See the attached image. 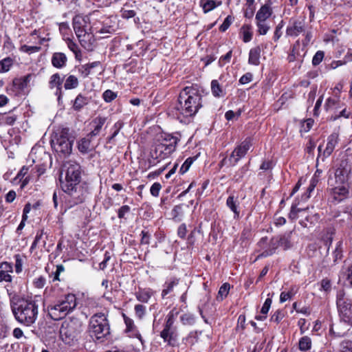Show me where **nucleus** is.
I'll return each instance as SVG.
<instances>
[{
  "label": "nucleus",
  "mask_w": 352,
  "mask_h": 352,
  "mask_svg": "<svg viewBox=\"0 0 352 352\" xmlns=\"http://www.w3.org/2000/svg\"><path fill=\"white\" fill-rule=\"evenodd\" d=\"M202 107V96L197 86L184 87L180 92L173 113L180 122L192 118Z\"/></svg>",
  "instance_id": "obj_1"
},
{
  "label": "nucleus",
  "mask_w": 352,
  "mask_h": 352,
  "mask_svg": "<svg viewBox=\"0 0 352 352\" xmlns=\"http://www.w3.org/2000/svg\"><path fill=\"white\" fill-rule=\"evenodd\" d=\"M65 167L67 168L65 178H63L62 175L60 177L61 188L65 192L76 199L74 201V204L80 203L83 199L81 187L79 186L80 180V166L76 163H67L65 164Z\"/></svg>",
  "instance_id": "obj_2"
},
{
  "label": "nucleus",
  "mask_w": 352,
  "mask_h": 352,
  "mask_svg": "<svg viewBox=\"0 0 352 352\" xmlns=\"http://www.w3.org/2000/svg\"><path fill=\"white\" fill-rule=\"evenodd\" d=\"M38 309V306L36 302L28 299H20L12 306V312L16 320L28 327L36 320Z\"/></svg>",
  "instance_id": "obj_3"
},
{
  "label": "nucleus",
  "mask_w": 352,
  "mask_h": 352,
  "mask_svg": "<svg viewBox=\"0 0 352 352\" xmlns=\"http://www.w3.org/2000/svg\"><path fill=\"white\" fill-rule=\"evenodd\" d=\"M76 297L73 294H68L60 298L47 307L50 318L54 320L63 318L76 307Z\"/></svg>",
  "instance_id": "obj_4"
},
{
  "label": "nucleus",
  "mask_w": 352,
  "mask_h": 352,
  "mask_svg": "<svg viewBox=\"0 0 352 352\" xmlns=\"http://www.w3.org/2000/svg\"><path fill=\"white\" fill-rule=\"evenodd\" d=\"M179 141L177 137L166 134L161 140H158L151 151V157L157 162L167 158L173 153Z\"/></svg>",
  "instance_id": "obj_5"
},
{
  "label": "nucleus",
  "mask_w": 352,
  "mask_h": 352,
  "mask_svg": "<svg viewBox=\"0 0 352 352\" xmlns=\"http://www.w3.org/2000/svg\"><path fill=\"white\" fill-rule=\"evenodd\" d=\"M82 331V322L77 318H69L62 322L60 328V337L67 344H72L77 340Z\"/></svg>",
  "instance_id": "obj_6"
},
{
  "label": "nucleus",
  "mask_w": 352,
  "mask_h": 352,
  "mask_svg": "<svg viewBox=\"0 0 352 352\" xmlns=\"http://www.w3.org/2000/svg\"><path fill=\"white\" fill-rule=\"evenodd\" d=\"M89 330L92 337L96 340H102L110 333V327L104 314H94L89 321Z\"/></svg>",
  "instance_id": "obj_7"
},
{
  "label": "nucleus",
  "mask_w": 352,
  "mask_h": 352,
  "mask_svg": "<svg viewBox=\"0 0 352 352\" xmlns=\"http://www.w3.org/2000/svg\"><path fill=\"white\" fill-rule=\"evenodd\" d=\"M72 142L69 138V129H63L56 133L52 140V146L54 150L63 155H69L72 150Z\"/></svg>",
  "instance_id": "obj_8"
},
{
  "label": "nucleus",
  "mask_w": 352,
  "mask_h": 352,
  "mask_svg": "<svg viewBox=\"0 0 352 352\" xmlns=\"http://www.w3.org/2000/svg\"><path fill=\"white\" fill-rule=\"evenodd\" d=\"M336 302L339 309L341 322L352 326V302L350 300H344L343 294L340 292L337 295Z\"/></svg>",
  "instance_id": "obj_9"
},
{
  "label": "nucleus",
  "mask_w": 352,
  "mask_h": 352,
  "mask_svg": "<svg viewBox=\"0 0 352 352\" xmlns=\"http://www.w3.org/2000/svg\"><path fill=\"white\" fill-rule=\"evenodd\" d=\"M306 29L305 16L292 18L286 28V35L291 37H297L300 34L305 32Z\"/></svg>",
  "instance_id": "obj_10"
},
{
  "label": "nucleus",
  "mask_w": 352,
  "mask_h": 352,
  "mask_svg": "<svg viewBox=\"0 0 352 352\" xmlns=\"http://www.w3.org/2000/svg\"><path fill=\"white\" fill-rule=\"evenodd\" d=\"M252 145V140L251 138H247L239 145H238L232 152L228 160L232 166H235L236 163L243 157L248 151Z\"/></svg>",
  "instance_id": "obj_11"
},
{
  "label": "nucleus",
  "mask_w": 352,
  "mask_h": 352,
  "mask_svg": "<svg viewBox=\"0 0 352 352\" xmlns=\"http://www.w3.org/2000/svg\"><path fill=\"white\" fill-rule=\"evenodd\" d=\"M352 173V162L342 160L335 172L337 184H346Z\"/></svg>",
  "instance_id": "obj_12"
},
{
  "label": "nucleus",
  "mask_w": 352,
  "mask_h": 352,
  "mask_svg": "<svg viewBox=\"0 0 352 352\" xmlns=\"http://www.w3.org/2000/svg\"><path fill=\"white\" fill-rule=\"evenodd\" d=\"M338 135L336 133H333L330 135L327 140V144L323 152H322V145H319L318 148V155L317 158V162L319 159H321L322 162L324 161V159L331 155L333 153L336 144H338Z\"/></svg>",
  "instance_id": "obj_13"
},
{
  "label": "nucleus",
  "mask_w": 352,
  "mask_h": 352,
  "mask_svg": "<svg viewBox=\"0 0 352 352\" xmlns=\"http://www.w3.org/2000/svg\"><path fill=\"white\" fill-rule=\"evenodd\" d=\"M330 199L334 204H338L346 199L349 196V188L346 184H338L331 188Z\"/></svg>",
  "instance_id": "obj_14"
},
{
  "label": "nucleus",
  "mask_w": 352,
  "mask_h": 352,
  "mask_svg": "<svg viewBox=\"0 0 352 352\" xmlns=\"http://www.w3.org/2000/svg\"><path fill=\"white\" fill-rule=\"evenodd\" d=\"M72 25L76 35L91 30L89 18L87 16H75L73 19Z\"/></svg>",
  "instance_id": "obj_15"
},
{
  "label": "nucleus",
  "mask_w": 352,
  "mask_h": 352,
  "mask_svg": "<svg viewBox=\"0 0 352 352\" xmlns=\"http://www.w3.org/2000/svg\"><path fill=\"white\" fill-rule=\"evenodd\" d=\"M80 45L87 50L91 51L95 43V38L91 30L80 33L76 35Z\"/></svg>",
  "instance_id": "obj_16"
},
{
  "label": "nucleus",
  "mask_w": 352,
  "mask_h": 352,
  "mask_svg": "<svg viewBox=\"0 0 352 352\" xmlns=\"http://www.w3.org/2000/svg\"><path fill=\"white\" fill-rule=\"evenodd\" d=\"M13 272L12 265L8 262H2L0 263V283H11L12 277L11 273Z\"/></svg>",
  "instance_id": "obj_17"
},
{
  "label": "nucleus",
  "mask_w": 352,
  "mask_h": 352,
  "mask_svg": "<svg viewBox=\"0 0 352 352\" xmlns=\"http://www.w3.org/2000/svg\"><path fill=\"white\" fill-rule=\"evenodd\" d=\"M63 82V78L60 77L58 73H56L51 76L49 80V87L50 89L56 88V96H58V100H60V97L63 94L62 91V84Z\"/></svg>",
  "instance_id": "obj_18"
},
{
  "label": "nucleus",
  "mask_w": 352,
  "mask_h": 352,
  "mask_svg": "<svg viewBox=\"0 0 352 352\" xmlns=\"http://www.w3.org/2000/svg\"><path fill=\"white\" fill-rule=\"evenodd\" d=\"M160 337L168 345L174 346L178 337L177 329L164 328L160 332Z\"/></svg>",
  "instance_id": "obj_19"
},
{
  "label": "nucleus",
  "mask_w": 352,
  "mask_h": 352,
  "mask_svg": "<svg viewBox=\"0 0 352 352\" xmlns=\"http://www.w3.org/2000/svg\"><path fill=\"white\" fill-rule=\"evenodd\" d=\"M226 204V206L233 212L234 219H238L240 217L239 197L231 194L227 198Z\"/></svg>",
  "instance_id": "obj_20"
},
{
  "label": "nucleus",
  "mask_w": 352,
  "mask_h": 352,
  "mask_svg": "<svg viewBox=\"0 0 352 352\" xmlns=\"http://www.w3.org/2000/svg\"><path fill=\"white\" fill-rule=\"evenodd\" d=\"M122 317L126 325V331L133 333V336L137 338L142 344H143V339L141 334L138 331L136 326L134 324L133 320L126 316L125 314H122Z\"/></svg>",
  "instance_id": "obj_21"
},
{
  "label": "nucleus",
  "mask_w": 352,
  "mask_h": 352,
  "mask_svg": "<svg viewBox=\"0 0 352 352\" xmlns=\"http://www.w3.org/2000/svg\"><path fill=\"white\" fill-rule=\"evenodd\" d=\"M107 121V118L98 116L94 118L91 124L92 126L93 129L88 134L89 137H96L98 135L102 130V126L105 124Z\"/></svg>",
  "instance_id": "obj_22"
},
{
  "label": "nucleus",
  "mask_w": 352,
  "mask_h": 352,
  "mask_svg": "<svg viewBox=\"0 0 352 352\" xmlns=\"http://www.w3.org/2000/svg\"><path fill=\"white\" fill-rule=\"evenodd\" d=\"M221 0H200L199 5L204 14H207L221 6Z\"/></svg>",
  "instance_id": "obj_23"
},
{
  "label": "nucleus",
  "mask_w": 352,
  "mask_h": 352,
  "mask_svg": "<svg viewBox=\"0 0 352 352\" xmlns=\"http://www.w3.org/2000/svg\"><path fill=\"white\" fill-rule=\"evenodd\" d=\"M342 106H344V104H342L338 98H329L324 104V109L327 111L332 113L331 116H334L335 111H338Z\"/></svg>",
  "instance_id": "obj_24"
},
{
  "label": "nucleus",
  "mask_w": 352,
  "mask_h": 352,
  "mask_svg": "<svg viewBox=\"0 0 352 352\" xmlns=\"http://www.w3.org/2000/svg\"><path fill=\"white\" fill-rule=\"evenodd\" d=\"M67 58L64 53L55 52L52 57V65L58 69H62L66 66Z\"/></svg>",
  "instance_id": "obj_25"
},
{
  "label": "nucleus",
  "mask_w": 352,
  "mask_h": 352,
  "mask_svg": "<svg viewBox=\"0 0 352 352\" xmlns=\"http://www.w3.org/2000/svg\"><path fill=\"white\" fill-rule=\"evenodd\" d=\"M261 50L262 48L260 45L250 49L248 58V63L250 65L257 66L260 64Z\"/></svg>",
  "instance_id": "obj_26"
},
{
  "label": "nucleus",
  "mask_w": 352,
  "mask_h": 352,
  "mask_svg": "<svg viewBox=\"0 0 352 352\" xmlns=\"http://www.w3.org/2000/svg\"><path fill=\"white\" fill-rule=\"evenodd\" d=\"M272 14V9L270 6L265 4L258 10L256 14V21H266Z\"/></svg>",
  "instance_id": "obj_27"
},
{
  "label": "nucleus",
  "mask_w": 352,
  "mask_h": 352,
  "mask_svg": "<svg viewBox=\"0 0 352 352\" xmlns=\"http://www.w3.org/2000/svg\"><path fill=\"white\" fill-rule=\"evenodd\" d=\"M102 67V64L100 61H94L90 63L81 65L78 69V72L83 78H87L92 73V70L96 67Z\"/></svg>",
  "instance_id": "obj_28"
},
{
  "label": "nucleus",
  "mask_w": 352,
  "mask_h": 352,
  "mask_svg": "<svg viewBox=\"0 0 352 352\" xmlns=\"http://www.w3.org/2000/svg\"><path fill=\"white\" fill-rule=\"evenodd\" d=\"M92 137H89V135L85 138L80 139L78 143V148L80 153H87L90 151L91 142Z\"/></svg>",
  "instance_id": "obj_29"
},
{
  "label": "nucleus",
  "mask_w": 352,
  "mask_h": 352,
  "mask_svg": "<svg viewBox=\"0 0 352 352\" xmlns=\"http://www.w3.org/2000/svg\"><path fill=\"white\" fill-rule=\"evenodd\" d=\"M240 34L242 35V39L244 43L250 42L253 36L252 25L244 24L240 30Z\"/></svg>",
  "instance_id": "obj_30"
},
{
  "label": "nucleus",
  "mask_w": 352,
  "mask_h": 352,
  "mask_svg": "<svg viewBox=\"0 0 352 352\" xmlns=\"http://www.w3.org/2000/svg\"><path fill=\"white\" fill-rule=\"evenodd\" d=\"M152 294L153 292L151 289H140L135 293V297L140 302L146 303L151 298Z\"/></svg>",
  "instance_id": "obj_31"
},
{
  "label": "nucleus",
  "mask_w": 352,
  "mask_h": 352,
  "mask_svg": "<svg viewBox=\"0 0 352 352\" xmlns=\"http://www.w3.org/2000/svg\"><path fill=\"white\" fill-rule=\"evenodd\" d=\"M32 76V74H30L23 77L15 78L13 80L14 85L20 89H23L28 86Z\"/></svg>",
  "instance_id": "obj_32"
},
{
  "label": "nucleus",
  "mask_w": 352,
  "mask_h": 352,
  "mask_svg": "<svg viewBox=\"0 0 352 352\" xmlns=\"http://www.w3.org/2000/svg\"><path fill=\"white\" fill-rule=\"evenodd\" d=\"M28 170L29 167L25 166H23L16 177V179L21 181V188H23L25 186H26L30 180V177L26 176L28 175Z\"/></svg>",
  "instance_id": "obj_33"
},
{
  "label": "nucleus",
  "mask_w": 352,
  "mask_h": 352,
  "mask_svg": "<svg viewBox=\"0 0 352 352\" xmlns=\"http://www.w3.org/2000/svg\"><path fill=\"white\" fill-rule=\"evenodd\" d=\"M179 280L177 278H173L169 282L165 283L164 287V288L162 292V298H165L166 296L173 292V288L178 285Z\"/></svg>",
  "instance_id": "obj_34"
},
{
  "label": "nucleus",
  "mask_w": 352,
  "mask_h": 352,
  "mask_svg": "<svg viewBox=\"0 0 352 352\" xmlns=\"http://www.w3.org/2000/svg\"><path fill=\"white\" fill-rule=\"evenodd\" d=\"M352 113V111L350 108H347L344 105L341 109H339L338 111H335V115L331 116V120H336L340 118H348Z\"/></svg>",
  "instance_id": "obj_35"
},
{
  "label": "nucleus",
  "mask_w": 352,
  "mask_h": 352,
  "mask_svg": "<svg viewBox=\"0 0 352 352\" xmlns=\"http://www.w3.org/2000/svg\"><path fill=\"white\" fill-rule=\"evenodd\" d=\"M87 103L88 98L82 94H78L74 101L73 108L76 111H79Z\"/></svg>",
  "instance_id": "obj_36"
},
{
  "label": "nucleus",
  "mask_w": 352,
  "mask_h": 352,
  "mask_svg": "<svg viewBox=\"0 0 352 352\" xmlns=\"http://www.w3.org/2000/svg\"><path fill=\"white\" fill-rule=\"evenodd\" d=\"M79 85L78 79L74 75H69L65 80L64 88L67 90L76 88Z\"/></svg>",
  "instance_id": "obj_37"
},
{
  "label": "nucleus",
  "mask_w": 352,
  "mask_h": 352,
  "mask_svg": "<svg viewBox=\"0 0 352 352\" xmlns=\"http://www.w3.org/2000/svg\"><path fill=\"white\" fill-rule=\"evenodd\" d=\"M341 277L345 278L349 284L352 286V265H344L341 272Z\"/></svg>",
  "instance_id": "obj_38"
},
{
  "label": "nucleus",
  "mask_w": 352,
  "mask_h": 352,
  "mask_svg": "<svg viewBox=\"0 0 352 352\" xmlns=\"http://www.w3.org/2000/svg\"><path fill=\"white\" fill-rule=\"evenodd\" d=\"M14 64V60L10 57H6L0 61V72H8Z\"/></svg>",
  "instance_id": "obj_39"
},
{
  "label": "nucleus",
  "mask_w": 352,
  "mask_h": 352,
  "mask_svg": "<svg viewBox=\"0 0 352 352\" xmlns=\"http://www.w3.org/2000/svg\"><path fill=\"white\" fill-rule=\"evenodd\" d=\"M311 347V340L308 336H304L299 340V349L302 351H307Z\"/></svg>",
  "instance_id": "obj_40"
},
{
  "label": "nucleus",
  "mask_w": 352,
  "mask_h": 352,
  "mask_svg": "<svg viewBox=\"0 0 352 352\" xmlns=\"http://www.w3.org/2000/svg\"><path fill=\"white\" fill-rule=\"evenodd\" d=\"M211 91L214 96L221 97L223 96V90L220 87L219 82L217 80H213L211 82Z\"/></svg>",
  "instance_id": "obj_41"
},
{
  "label": "nucleus",
  "mask_w": 352,
  "mask_h": 352,
  "mask_svg": "<svg viewBox=\"0 0 352 352\" xmlns=\"http://www.w3.org/2000/svg\"><path fill=\"white\" fill-rule=\"evenodd\" d=\"M291 234L292 232H289L282 236L278 241L279 245L283 247L285 250L288 249L292 246Z\"/></svg>",
  "instance_id": "obj_42"
},
{
  "label": "nucleus",
  "mask_w": 352,
  "mask_h": 352,
  "mask_svg": "<svg viewBox=\"0 0 352 352\" xmlns=\"http://www.w3.org/2000/svg\"><path fill=\"white\" fill-rule=\"evenodd\" d=\"M256 24L258 28L257 32L259 35H265L270 28L267 21H256Z\"/></svg>",
  "instance_id": "obj_43"
},
{
  "label": "nucleus",
  "mask_w": 352,
  "mask_h": 352,
  "mask_svg": "<svg viewBox=\"0 0 352 352\" xmlns=\"http://www.w3.org/2000/svg\"><path fill=\"white\" fill-rule=\"evenodd\" d=\"M299 203H294L291 207V210L289 214V218L290 219H296L298 217V213L302 211H305V208H298L297 206Z\"/></svg>",
  "instance_id": "obj_44"
},
{
  "label": "nucleus",
  "mask_w": 352,
  "mask_h": 352,
  "mask_svg": "<svg viewBox=\"0 0 352 352\" xmlns=\"http://www.w3.org/2000/svg\"><path fill=\"white\" fill-rule=\"evenodd\" d=\"M146 307L141 304L135 305L134 311L135 315L139 320H142L146 315Z\"/></svg>",
  "instance_id": "obj_45"
},
{
  "label": "nucleus",
  "mask_w": 352,
  "mask_h": 352,
  "mask_svg": "<svg viewBox=\"0 0 352 352\" xmlns=\"http://www.w3.org/2000/svg\"><path fill=\"white\" fill-rule=\"evenodd\" d=\"M230 289V286L229 283H226L223 284L219 288L217 296V300H222L224 298H226L228 294Z\"/></svg>",
  "instance_id": "obj_46"
},
{
  "label": "nucleus",
  "mask_w": 352,
  "mask_h": 352,
  "mask_svg": "<svg viewBox=\"0 0 352 352\" xmlns=\"http://www.w3.org/2000/svg\"><path fill=\"white\" fill-rule=\"evenodd\" d=\"M296 292V291L294 288H292L289 292H282L280 295V302L283 303L287 300L291 299Z\"/></svg>",
  "instance_id": "obj_47"
},
{
  "label": "nucleus",
  "mask_w": 352,
  "mask_h": 352,
  "mask_svg": "<svg viewBox=\"0 0 352 352\" xmlns=\"http://www.w3.org/2000/svg\"><path fill=\"white\" fill-rule=\"evenodd\" d=\"M116 97H117V93H116L110 89L106 90L102 94V98L106 102H111L114 99H116Z\"/></svg>",
  "instance_id": "obj_48"
},
{
  "label": "nucleus",
  "mask_w": 352,
  "mask_h": 352,
  "mask_svg": "<svg viewBox=\"0 0 352 352\" xmlns=\"http://www.w3.org/2000/svg\"><path fill=\"white\" fill-rule=\"evenodd\" d=\"M340 352H352V340H343L340 344Z\"/></svg>",
  "instance_id": "obj_49"
},
{
  "label": "nucleus",
  "mask_w": 352,
  "mask_h": 352,
  "mask_svg": "<svg viewBox=\"0 0 352 352\" xmlns=\"http://www.w3.org/2000/svg\"><path fill=\"white\" fill-rule=\"evenodd\" d=\"M234 21V18L230 16V15H228L224 20V21L223 22V23L221 25V26L219 27V30L221 32H225L226 31L229 27L230 26V25Z\"/></svg>",
  "instance_id": "obj_50"
},
{
  "label": "nucleus",
  "mask_w": 352,
  "mask_h": 352,
  "mask_svg": "<svg viewBox=\"0 0 352 352\" xmlns=\"http://www.w3.org/2000/svg\"><path fill=\"white\" fill-rule=\"evenodd\" d=\"M276 248V244L273 243L269 249L264 250L262 253L258 255L257 258L267 257L272 255L275 252Z\"/></svg>",
  "instance_id": "obj_51"
},
{
  "label": "nucleus",
  "mask_w": 352,
  "mask_h": 352,
  "mask_svg": "<svg viewBox=\"0 0 352 352\" xmlns=\"http://www.w3.org/2000/svg\"><path fill=\"white\" fill-rule=\"evenodd\" d=\"M174 322H175L174 315L172 313H169L166 317V322L164 325V328L177 329L176 327L174 326Z\"/></svg>",
  "instance_id": "obj_52"
},
{
  "label": "nucleus",
  "mask_w": 352,
  "mask_h": 352,
  "mask_svg": "<svg viewBox=\"0 0 352 352\" xmlns=\"http://www.w3.org/2000/svg\"><path fill=\"white\" fill-rule=\"evenodd\" d=\"M41 50V47L38 46H29L27 45H23L21 47L20 50L21 52L32 54L34 52H37Z\"/></svg>",
  "instance_id": "obj_53"
},
{
  "label": "nucleus",
  "mask_w": 352,
  "mask_h": 352,
  "mask_svg": "<svg viewBox=\"0 0 352 352\" xmlns=\"http://www.w3.org/2000/svg\"><path fill=\"white\" fill-rule=\"evenodd\" d=\"M193 162V159L192 157H188L186 160V161L184 162V164H182V166H181L180 169H179V173L181 174H184L186 173L189 168L190 167V166L192 165Z\"/></svg>",
  "instance_id": "obj_54"
},
{
  "label": "nucleus",
  "mask_w": 352,
  "mask_h": 352,
  "mask_svg": "<svg viewBox=\"0 0 352 352\" xmlns=\"http://www.w3.org/2000/svg\"><path fill=\"white\" fill-rule=\"evenodd\" d=\"M43 234H44L43 230H41L37 232L36 235L34 239V241H33V243L31 245V248H30L31 250H33L36 248V246L38 245V244L40 243L41 240L42 239Z\"/></svg>",
  "instance_id": "obj_55"
},
{
  "label": "nucleus",
  "mask_w": 352,
  "mask_h": 352,
  "mask_svg": "<svg viewBox=\"0 0 352 352\" xmlns=\"http://www.w3.org/2000/svg\"><path fill=\"white\" fill-rule=\"evenodd\" d=\"M122 126L123 123L121 121H118L114 124L113 126V129L114 130V131L113 134L109 138V142H111L118 134Z\"/></svg>",
  "instance_id": "obj_56"
},
{
  "label": "nucleus",
  "mask_w": 352,
  "mask_h": 352,
  "mask_svg": "<svg viewBox=\"0 0 352 352\" xmlns=\"http://www.w3.org/2000/svg\"><path fill=\"white\" fill-rule=\"evenodd\" d=\"M324 55L322 51H318L313 57L312 64L315 66L318 65L322 62Z\"/></svg>",
  "instance_id": "obj_57"
},
{
  "label": "nucleus",
  "mask_w": 352,
  "mask_h": 352,
  "mask_svg": "<svg viewBox=\"0 0 352 352\" xmlns=\"http://www.w3.org/2000/svg\"><path fill=\"white\" fill-rule=\"evenodd\" d=\"M15 258V272L17 274H19L22 272L23 270V261L21 258L20 255L16 254L14 256Z\"/></svg>",
  "instance_id": "obj_58"
},
{
  "label": "nucleus",
  "mask_w": 352,
  "mask_h": 352,
  "mask_svg": "<svg viewBox=\"0 0 352 352\" xmlns=\"http://www.w3.org/2000/svg\"><path fill=\"white\" fill-rule=\"evenodd\" d=\"M161 188H162V186L160 183H158V182L154 183L151 186V189H150L151 194L153 197H158Z\"/></svg>",
  "instance_id": "obj_59"
},
{
  "label": "nucleus",
  "mask_w": 352,
  "mask_h": 352,
  "mask_svg": "<svg viewBox=\"0 0 352 352\" xmlns=\"http://www.w3.org/2000/svg\"><path fill=\"white\" fill-rule=\"evenodd\" d=\"M342 242H338L337 243L336 248L333 252L334 261H336L338 259H340L342 257Z\"/></svg>",
  "instance_id": "obj_60"
},
{
  "label": "nucleus",
  "mask_w": 352,
  "mask_h": 352,
  "mask_svg": "<svg viewBox=\"0 0 352 352\" xmlns=\"http://www.w3.org/2000/svg\"><path fill=\"white\" fill-rule=\"evenodd\" d=\"M232 52L230 50L226 55L222 56L219 60V63L221 66H223L226 63L230 61Z\"/></svg>",
  "instance_id": "obj_61"
},
{
  "label": "nucleus",
  "mask_w": 352,
  "mask_h": 352,
  "mask_svg": "<svg viewBox=\"0 0 352 352\" xmlns=\"http://www.w3.org/2000/svg\"><path fill=\"white\" fill-rule=\"evenodd\" d=\"M33 283L35 287L39 289L43 288L45 285V278L43 276H41L38 278H36L34 280Z\"/></svg>",
  "instance_id": "obj_62"
},
{
  "label": "nucleus",
  "mask_w": 352,
  "mask_h": 352,
  "mask_svg": "<svg viewBox=\"0 0 352 352\" xmlns=\"http://www.w3.org/2000/svg\"><path fill=\"white\" fill-rule=\"evenodd\" d=\"M252 78H253L252 74L248 72V73L245 74L240 78L239 82L242 85H245V84H247V83H249L250 82H251L252 80Z\"/></svg>",
  "instance_id": "obj_63"
},
{
  "label": "nucleus",
  "mask_w": 352,
  "mask_h": 352,
  "mask_svg": "<svg viewBox=\"0 0 352 352\" xmlns=\"http://www.w3.org/2000/svg\"><path fill=\"white\" fill-rule=\"evenodd\" d=\"M142 238L140 243L141 244L144 245H148L150 242V237L151 235L149 234L148 232L142 230L141 232Z\"/></svg>",
  "instance_id": "obj_64"
}]
</instances>
